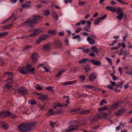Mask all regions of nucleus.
<instances>
[{"mask_svg": "<svg viewBox=\"0 0 132 132\" xmlns=\"http://www.w3.org/2000/svg\"><path fill=\"white\" fill-rule=\"evenodd\" d=\"M29 103L32 105H35L36 103V102L35 101L31 100L29 101Z\"/></svg>", "mask_w": 132, "mask_h": 132, "instance_id": "43", "label": "nucleus"}, {"mask_svg": "<svg viewBox=\"0 0 132 132\" xmlns=\"http://www.w3.org/2000/svg\"><path fill=\"white\" fill-rule=\"evenodd\" d=\"M88 88L91 89L93 90H96V88L95 86L93 85H88Z\"/></svg>", "mask_w": 132, "mask_h": 132, "instance_id": "35", "label": "nucleus"}, {"mask_svg": "<svg viewBox=\"0 0 132 132\" xmlns=\"http://www.w3.org/2000/svg\"><path fill=\"white\" fill-rule=\"evenodd\" d=\"M123 84L122 82H119L116 86V87H118L120 85L121 86Z\"/></svg>", "mask_w": 132, "mask_h": 132, "instance_id": "49", "label": "nucleus"}, {"mask_svg": "<svg viewBox=\"0 0 132 132\" xmlns=\"http://www.w3.org/2000/svg\"><path fill=\"white\" fill-rule=\"evenodd\" d=\"M117 14L118 15L124 14L123 11L120 8H119L118 10H117Z\"/></svg>", "mask_w": 132, "mask_h": 132, "instance_id": "28", "label": "nucleus"}, {"mask_svg": "<svg viewBox=\"0 0 132 132\" xmlns=\"http://www.w3.org/2000/svg\"><path fill=\"white\" fill-rule=\"evenodd\" d=\"M90 62H92L94 65L100 66L101 64V62L99 61L96 60L94 59L90 61Z\"/></svg>", "mask_w": 132, "mask_h": 132, "instance_id": "13", "label": "nucleus"}, {"mask_svg": "<svg viewBox=\"0 0 132 132\" xmlns=\"http://www.w3.org/2000/svg\"><path fill=\"white\" fill-rule=\"evenodd\" d=\"M91 110L89 109H87L81 111L80 114H88L90 113Z\"/></svg>", "mask_w": 132, "mask_h": 132, "instance_id": "22", "label": "nucleus"}, {"mask_svg": "<svg viewBox=\"0 0 132 132\" xmlns=\"http://www.w3.org/2000/svg\"><path fill=\"white\" fill-rule=\"evenodd\" d=\"M9 116L12 118H14L17 117L16 115L12 114L10 112L8 111L7 117Z\"/></svg>", "mask_w": 132, "mask_h": 132, "instance_id": "29", "label": "nucleus"}, {"mask_svg": "<svg viewBox=\"0 0 132 132\" xmlns=\"http://www.w3.org/2000/svg\"><path fill=\"white\" fill-rule=\"evenodd\" d=\"M20 72L22 74H27L28 72L27 67H23L20 70Z\"/></svg>", "mask_w": 132, "mask_h": 132, "instance_id": "15", "label": "nucleus"}, {"mask_svg": "<svg viewBox=\"0 0 132 132\" xmlns=\"http://www.w3.org/2000/svg\"><path fill=\"white\" fill-rule=\"evenodd\" d=\"M72 1V0H65L64 1V2L65 4H67L68 3L71 2Z\"/></svg>", "mask_w": 132, "mask_h": 132, "instance_id": "61", "label": "nucleus"}, {"mask_svg": "<svg viewBox=\"0 0 132 132\" xmlns=\"http://www.w3.org/2000/svg\"><path fill=\"white\" fill-rule=\"evenodd\" d=\"M48 35H43L42 36V38L44 39V40L46 38H48Z\"/></svg>", "mask_w": 132, "mask_h": 132, "instance_id": "63", "label": "nucleus"}, {"mask_svg": "<svg viewBox=\"0 0 132 132\" xmlns=\"http://www.w3.org/2000/svg\"><path fill=\"white\" fill-rule=\"evenodd\" d=\"M106 9L111 11L112 12H116L117 9L115 7L110 6H107L105 7Z\"/></svg>", "mask_w": 132, "mask_h": 132, "instance_id": "14", "label": "nucleus"}, {"mask_svg": "<svg viewBox=\"0 0 132 132\" xmlns=\"http://www.w3.org/2000/svg\"><path fill=\"white\" fill-rule=\"evenodd\" d=\"M90 28V26H85L83 28L84 30L85 31L89 32Z\"/></svg>", "mask_w": 132, "mask_h": 132, "instance_id": "30", "label": "nucleus"}, {"mask_svg": "<svg viewBox=\"0 0 132 132\" xmlns=\"http://www.w3.org/2000/svg\"><path fill=\"white\" fill-rule=\"evenodd\" d=\"M13 25V24H10L5 25L2 28L3 29H9L10 28L11 26Z\"/></svg>", "mask_w": 132, "mask_h": 132, "instance_id": "32", "label": "nucleus"}, {"mask_svg": "<svg viewBox=\"0 0 132 132\" xmlns=\"http://www.w3.org/2000/svg\"><path fill=\"white\" fill-rule=\"evenodd\" d=\"M129 66L128 65H124L123 66V69L126 70H128L129 69Z\"/></svg>", "mask_w": 132, "mask_h": 132, "instance_id": "52", "label": "nucleus"}, {"mask_svg": "<svg viewBox=\"0 0 132 132\" xmlns=\"http://www.w3.org/2000/svg\"><path fill=\"white\" fill-rule=\"evenodd\" d=\"M64 105V104L63 103L61 104L57 103L55 104L54 105V108L55 109L56 108L61 107Z\"/></svg>", "mask_w": 132, "mask_h": 132, "instance_id": "24", "label": "nucleus"}, {"mask_svg": "<svg viewBox=\"0 0 132 132\" xmlns=\"http://www.w3.org/2000/svg\"><path fill=\"white\" fill-rule=\"evenodd\" d=\"M87 40L88 42L90 44L93 45L95 43V40L92 39L90 36L88 37L87 38Z\"/></svg>", "mask_w": 132, "mask_h": 132, "instance_id": "18", "label": "nucleus"}, {"mask_svg": "<svg viewBox=\"0 0 132 132\" xmlns=\"http://www.w3.org/2000/svg\"><path fill=\"white\" fill-rule=\"evenodd\" d=\"M14 14L12 13L11 15V17L6 19L5 21H6V22H7V21L11 19L12 18L14 17Z\"/></svg>", "mask_w": 132, "mask_h": 132, "instance_id": "41", "label": "nucleus"}, {"mask_svg": "<svg viewBox=\"0 0 132 132\" xmlns=\"http://www.w3.org/2000/svg\"><path fill=\"white\" fill-rule=\"evenodd\" d=\"M80 38V36L79 35H78L77 36H74L72 37L73 39H79Z\"/></svg>", "mask_w": 132, "mask_h": 132, "instance_id": "55", "label": "nucleus"}, {"mask_svg": "<svg viewBox=\"0 0 132 132\" xmlns=\"http://www.w3.org/2000/svg\"><path fill=\"white\" fill-rule=\"evenodd\" d=\"M81 34L82 35H84L85 36H87L90 35L88 33L86 32H84L81 33Z\"/></svg>", "mask_w": 132, "mask_h": 132, "instance_id": "50", "label": "nucleus"}, {"mask_svg": "<svg viewBox=\"0 0 132 132\" xmlns=\"http://www.w3.org/2000/svg\"><path fill=\"white\" fill-rule=\"evenodd\" d=\"M52 16L55 20L57 21L58 20V15L56 13H54L52 14Z\"/></svg>", "mask_w": 132, "mask_h": 132, "instance_id": "27", "label": "nucleus"}, {"mask_svg": "<svg viewBox=\"0 0 132 132\" xmlns=\"http://www.w3.org/2000/svg\"><path fill=\"white\" fill-rule=\"evenodd\" d=\"M89 61V59L86 58H84L80 60L79 61V62L80 63H82L83 62H86Z\"/></svg>", "mask_w": 132, "mask_h": 132, "instance_id": "34", "label": "nucleus"}, {"mask_svg": "<svg viewBox=\"0 0 132 132\" xmlns=\"http://www.w3.org/2000/svg\"><path fill=\"white\" fill-rule=\"evenodd\" d=\"M4 76H5L6 75V74L8 75V76L9 77V78L7 79L6 81H8L9 80H10V81L12 82V78L13 77V74L12 72H5L4 73Z\"/></svg>", "mask_w": 132, "mask_h": 132, "instance_id": "8", "label": "nucleus"}, {"mask_svg": "<svg viewBox=\"0 0 132 132\" xmlns=\"http://www.w3.org/2000/svg\"><path fill=\"white\" fill-rule=\"evenodd\" d=\"M100 127V125H96L94 127H92L91 129H97L99 128Z\"/></svg>", "mask_w": 132, "mask_h": 132, "instance_id": "47", "label": "nucleus"}, {"mask_svg": "<svg viewBox=\"0 0 132 132\" xmlns=\"http://www.w3.org/2000/svg\"><path fill=\"white\" fill-rule=\"evenodd\" d=\"M8 111H2L0 112V118H4L7 117Z\"/></svg>", "mask_w": 132, "mask_h": 132, "instance_id": "9", "label": "nucleus"}, {"mask_svg": "<svg viewBox=\"0 0 132 132\" xmlns=\"http://www.w3.org/2000/svg\"><path fill=\"white\" fill-rule=\"evenodd\" d=\"M8 34V32L7 31L0 33V38H2L7 36Z\"/></svg>", "mask_w": 132, "mask_h": 132, "instance_id": "31", "label": "nucleus"}, {"mask_svg": "<svg viewBox=\"0 0 132 132\" xmlns=\"http://www.w3.org/2000/svg\"><path fill=\"white\" fill-rule=\"evenodd\" d=\"M0 124L1 125L2 128L4 129H7L8 128L9 126L8 125L4 123L3 122H1Z\"/></svg>", "mask_w": 132, "mask_h": 132, "instance_id": "19", "label": "nucleus"}, {"mask_svg": "<svg viewBox=\"0 0 132 132\" xmlns=\"http://www.w3.org/2000/svg\"><path fill=\"white\" fill-rule=\"evenodd\" d=\"M77 123L76 124V126H74L73 125H71L69 127L68 129L65 130V132H69V131L74 130L77 129L78 128L79 126H80L82 124H81L80 122L77 121L76 120L75 121H69V124H73L74 123Z\"/></svg>", "mask_w": 132, "mask_h": 132, "instance_id": "3", "label": "nucleus"}, {"mask_svg": "<svg viewBox=\"0 0 132 132\" xmlns=\"http://www.w3.org/2000/svg\"><path fill=\"white\" fill-rule=\"evenodd\" d=\"M46 89L48 90H52V87L51 86H48L46 87Z\"/></svg>", "mask_w": 132, "mask_h": 132, "instance_id": "60", "label": "nucleus"}, {"mask_svg": "<svg viewBox=\"0 0 132 132\" xmlns=\"http://www.w3.org/2000/svg\"><path fill=\"white\" fill-rule=\"evenodd\" d=\"M107 86L108 88L110 90H112L113 89V86L110 85H108Z\"/></svg>", "mask_w": 132, "mask_h": 132, "instance_id": "59", "label": "nucleus"}, {"mask_svg": "<svg viewBox=\"0 0 132 132\" xmlns=\"http://www.w3.org/2000/svg\"><path fill=\"white\" fill-rule=\"evenodd\" d=\"M38 33H34L33 34H31L29 35V36L30 37H34L35 36H36L37 34Z\"/></svg>", "mask_w": 132, "mask_h": 132, "instance_id": "57", "label": "nucleus"}, {"mask_svg": "<svg viewBox=\"0 0 132 132\" xmlns=\"http://www.w3.org/2000/svg\"><path fill=\"white\" fill-rule=\"evenodd\" d=\"M96 78V76L95 73H93L89 77V80L90 81H93Z\"/></svg>", "mask_w": 132, "mask_h": 132, "instance_id": "20", "label": "nucleus"}, {"mask_svg": "<svg viewBox=\"0 0 132 132\" xmlns=\"http://www.w3.org/2000/svg\"><path fill=\"white\" fill-rule=\"evenodd\" d=\"M82 52H84L86 53H87L89 52V49L88 48H87L86 50H85L84 49V50Z\"/></svg>", "mask_w": 132, "mask_h": 132, "instance_id": "62", "label": "nucleus"}, {"mask_svg": "<svg viewBox=\"0 0 132 132\" xmlns=\"http://www.w3.org/2000/svg\"><path fill=\"white\" fill-rule=\"evenodd\" d=\"M12 82L11 81L10 82L7 83L5 86L4 89L5 90V88L7 89H9L11 87V84Z\"/></svg>", "mask_w": 132, "mask_h": 132, "instance_id": "25", "label": "nucleus"}, {"mask_svg": "<svg viewBox=\"0 0 132 132\" xmlns=\"http://www.w3.org/2000/svg\"><path fill=\"white\" fill-rule=\"evenodd\" d=\"M105 58L106 59L107 61L110 63V65L111 66L112 65V64L111 59L109 57H105Z\"/></svg>", "mask_w": 132, "mask_h": 132, "instance_id": "45", "label": "nucleus"}, {"mask_svg": "<svg viewBox=\"0 0 132 132\" xmlns=\"http://www.w3.org/2000/svg\"><path fill=\"white\" fill-rule=\"evenodd\" d=\"M39 98L40 100L44 101L48 99V97L47 95L42 94L39 97Z\"/></svg>", "mask_w": 132, "mask_h": 132, "instance_id": "23", "label": "nucleus"}, {"mask_svg": "<svg viewBox=\"0 0 132 132\" xmlns=\"http://www.w3.org/2000/svg\"><path fill=\"white\" fill-rule=\"evenodd\" d=\"M122 102L119 101L115 103L112 104L111 108V110L114 109H116L119 108Z\"/></svg>", "mask_w": 132, "mask_h": 132, "instance_id": "7", "label": "nucleus"}, {"mask_svg": "<svg viewBox=\"0 0 132 132\" xmlns=\"http://www.w3.org/2000/svg\"><path fill=\"white\" fill-rule=\"evenodd\" d=\"M65 71L64 70H61L57 73L56 76L59 77L62 74V72Z\"/></svg>", "mask_w": 132, "mask_h": 132, "instance_id": "40", "label": "nucleus"}, {"mask_svg": "<svg viewBox=\"0 0 132 132\" xmlns=\"http://www.w3.org/2000/svg\"><path fill=\"white\" fill-rule=\"evenodd\" d=\"M44 15H47L49 14L50 13V12L48 10H46L44 11Z\"/></svg>", "mask_w": 132, "mask_h": 132, "instance_id": "51", "label": "nucleus"}, {"mask_svg": "<svg viewBox=\"0 0 132 132\" xmlns=\"http://www.w3.org/2000/svg\"><path fill=\"white\" fill-rule=\"evenodd\" d=\"M30 5L29 4H28L27 2H26L24 4L21 5V7L22 8H27L30 7Z\"/></svg>", "mask_w": 132, "mask_h": 132, "instance_id": "26", "label": "nucleus"}, {"mask_svg": "<svg viewBox=\"0 0 132 132\" xmlns=\"http://www.w3.org/2000/svg\"><path fill=\"white\" fill-rule=\"evenodd\" d=\"M107 102L106 101V100L105 99H104L103 100H102L100 102V106H102V105H103V104L104 103H107Z\"/></svg>", "mask_w": 132, "mask_h": 132, "instance_id": "36", "label": "nucleus"}, {"mask_svg": "<svg viewBox=\"0 0 132 132\" xmlns=\"http://www.w3.org/2000/svg\"><path fill=\"white\" fill-rule=\"evenodd\" d=\"M89 55L91 56L93 58H94L95 57L96 55L95 54L93 53H90Z\"/></svg>", "mask_w": 132, "mask_h": 132, "instance_id": "56", "label": "nucleus"}, {"mask_svg": "<svg viewBox=\"0 0 132 132\" xmlns=\"http://www.w3.org/2000/svg\"><path fill=\"white\" fill-rule=\"evenodd\" d=\"M107 109V107L106 106H104L102 107L99 108L98 110L100 111H103Z\"/></svg>", "mask_w": 132, "mask_h": 132, "instance_id": "38", "label": "nucleus"}, {"mask_svg": "<svg viewBox=\"0 0 132 132\" xmlns=\"http://www.w3.org/2000/svg\"><path fill=\"white\" fill-rule=\"evenodd\" d=\"M35 124L32 122L23 123L19 125L18 128L22 132H28L34 129Z\"/></svg>", "mask_w": 132, "mask_h": 132, "instance_id": "1", "label": "nucleus"}, {"mask_svg": "<svg viewBox=\"0 0 132 132\" xmlns=\"http://www.w3.org/2000/svg\"><path fill=\"white\" fill-rule=\"evenodd\" d=\"M26 67H27L28 72L31 74L34 73L35 68L32 67L30 65H27Z\"/></svg>", "mask_w": 132, "mask_h": 132, "instance_id": "10", "label": "nucleus"}, {"mask_svg": "<svg viewBox=\"0 0 132 132\" xmlns=\"http://www.w3.org/2000/svg\"><path fill=\"white\" fill-rule=\"evenodd\" d=\"M110 83L111 84V85L113 86H114L116 85L115 82H114L112 81H110Z\"/></svg>", "mask_w": 132, "mask_h": 132, "instance_id": "64", "label": "nucleus"}, {"mask_svg": "<svg viewBox=\"0 0 132 132\" xmlns=\"http://www.w3.org/2000/svg\"><path fill=\"white\" fill-rule=\"evenodd\" d=\"M100 118L101 116L100 115L97 114L95 115L92 116L91 119L92 121H97Z\"/></svg>", "mask_w": 132, "mask_h": 132, "instance_id": "11", "label": "nucleus"}, {"mask_svg": "<svg viewBox=\"0 0 132 132\" xmlns=\"http://www.w3.org/2000/svg\"><path fill=\"white\" fill-rule=\"evenodd\" d=\"M128 53L127 51H124L122 49H120V51L118 54L119 56H121L123 55V57L122 59L123 60H124L125 59V57H126L127 55H128Z\"/></svg>", "mask_w": 132, "mask_h": 132, "instance_id": "5", "label": "nucleus"}, {"mask_svg": "<svg viewBox=\"0 0 132 132\" xmlns=\"http://www.w3.org/2000/svg\"><path fill=\"white\" fill-rule=\"evenodd\" d=\"M86 77L83 75L80 76H79V78L80 80L82 81H84L86 79Z\"/></svg>", "mask_w": 132, "mask_h": 132, "instance_id": "33", "label": "nucleus"}, {"mask_svg": "<svg viewBox=\"0 0 132 132\" xmlns=\"http://www.w3.org/2000/svg\"><path fill=\"white\" fill-rule=\"evenodd\" d=\"M32 61L34 63H35L37 62L38 56L37 55V54L36 53H35L31 56Z\"/></svg>", "mask_w": 132, "mask_h": 132, "instance_id": "12", "label": "nucleus"}, {"mask_svg": "<svg viewBox=\"0 0 132 132\" xmlns=\"http://www.w3.org/2000/svg\"><path fill=\"white\" fill-rule=\"evenodd\" d=\"M43 88V87H41L39 86H38L36 87V88L39 90H41L42 89V88Z\"/></svg>", "mask_w": 132, "mask_h": 132, "instance_id": "58", "label": "nucleus"}, {"mask_svg": "<svg viewBox=\"0 0 132 132\" xmlns=\"http://www.w3.org/2000/svg\"><path fill=\"white\" fill-rule=\"evenodd\" d=\"M76 81V80H74L72 81H71L68 82H66L62 83L61 84L64 85L73 84L75 83Z\"/></svg>", "mask_w": 132, "mask_h": 132, "instance_id": "21", "label": "nucleus"}, {"mask_svg": "<svg viewBox=\"0 0 132 132\" xmlns=\"http://www.w3.org/2000/svg\"><path fill=\"white\" fill-rule=\"evenodd\" d=\"M86 3V2H83L81 1L79 2H78L79 5L80 6L83 5L85 4Z\"/></svg>", "mask_w": 132, "mask_h": 132, "instance_id": "53", "label": "nucleus"}, {"mask_svg": "<svg viewBox=\"0 0 132 132\" xmlns=\"http://www.w3.org/2000/svg\"><path fill=\"white\" fill-rule=\"evenodd\" d=\"M125 110L123 109H119L118 111L115 112L114 114L117 116H121L122 113L125 112Z\"/></svg>", "mask_w": 132, "mask_h": 132, "instance_id": "16", "label": "nucleus"}, {"mask_svg": "<svg viewBox=\"0 0 132 132\" xmlns=\"http://www.w3.org/2000/svg\"><path fill=\"white\" fill-rule=\"evenodd\" d=\"M126 73L132 76V67L131 68L130 71H127L126 72Z\"/></svg>", "mask_w": 132, "mask_h": 132, "instance_id": "46", "label": "nucleus"}, {"mask_svg": "<svg viewBox=\"0 0 132 132\" xmlns=\"http://www.w3.org/2000/svg\"><path fill=\"white\" fill-rule=\"evenodd\" d=\"M42 19V17L39 16H36L31 19L28 20L25 22V23L28 26H31L33 24H36L38 22V21H40Z\"/></svg>", "mask_w": 132, "mask_h": 132, "instance_id": "2", "label": "nucleus"}, {"mask_svg": "<svg viewBox=\"0 0 132 132\" xmlns=\"http://www.w3.org/2000/svg\"><path fill=\"white\" fill-rule=\"evenodd\" d=\"M84 69L86 70V72H88L90 69V68L88 65L86 66L84 68Z\"/></svg>", "mask_w": 132, "mask_h": 132, "instance_id": "42", "label": "nucleus"}, {"mask_svg": "<svg viewBox=\"0 0 132 132\" xmlns=\"http://www.w3.org/2000/svg\"><path fill=\"white\" fill-rule=\"evenodd\" d=\"M31 47V46L30 45L25 46L23 48V50L25 51L27 50L28 49Z\"/></svg>", "mask_w": 132, "mask_h": 132, "instance_id": "48", "label": "nucleus"}, {"mask_svg": "<svg viewBox=\"0 0 132 132\" xmlns=\"http://www.w3.org/2000/svg\"><path fill=\"white\" fill-rule=\"evenodd\" d=\"M124 14H119L116 17V18H117V19L119 20H121L123 18V16Z\"/></svg>", "mask_w": 132, "mask_h": 132, "instance_id": "39", "label": "nucleus"}, {"mask_svg": "<svg viewBox=\"0 0 132 132\" xmlns=\"http://www.w3.org/2000/svg\"><path fill=\"white\" fill-rule=\"evenodd\" d=\"M54 47L57 48H60L62 46V44L61 43L59 40H55L54 42Z\"/></svg>", "mask_w": 132, "mask_h": 132, "instance_id": "6", "label": "nucleus"}, {"mask_svg": "<svg viewBox=\"0 0 132 132\" xmlns=\"http://www.w3.org/2000/svg\"><path fill=\"white\" fill-rule=\"evenodd\" d=\"M101 18H100L96 19L94 22V24L95 25H97V24L99 23V22L101 20Z\"/></svg>", "mask_w": 132, "mask_h": 132, "instance_id": "44", "label": "nucleus"}, {"mask_svg": "<svg viewBox=\"0 0 132 132\" xmlns=\"http://www.w3.org/2000/svg\"><path fill=\"white\" fill-rule=\"evenodd\" d=\"M51 45L50 44H47L43 46V50L44 51H48L51 49Z\"/></svg>", "mask_w": 132, "mask_h": 132, "instance_id": "17", "label": "nucleus"}, {"mask_svg": "<svg viewBox=\"0 0 132 132\" xmlns=\"http://www.w3.org/2000/svg\"><path fill=\"white\" fill-rule=\"evenodd\" d=\"M81 28L78 27L77 29H76L75 32L76 33H78L81 31Z\"/></svg>", "mask_w": 132, "mask_h": 132, "instance_id": "54", "label": "nucleus"}, {"mask_svg": "<svg viewBox=\"0 0 132 132\" xmlns=\"http://www.w3.org/2000/svg\"><path fill=\"white\" fill-rule=\"evenodd\" d=\"M17 92L18 94L22 95H27L28 93L27 90L23 87L20 88L17 90Z\"/></svg>", "mask_w": 132, "mask_h": 132, "instance_id": "4", "label": "nucleus"}, {"mask_svg": "<svg viewBox=\"0 0 132 132\" xmlns=\"http://www.w3.org/2000/svg\"><path fill=\"white\" fill-rule=\"evenodd\" d=\"M47 32L49 34H51L52 35H55V31L53 30H48V31Z\"/></svg>", "mask_w": 132, "mask_h": 132, "instance_id": "37", "label": "nucleus"}]
</instances>
